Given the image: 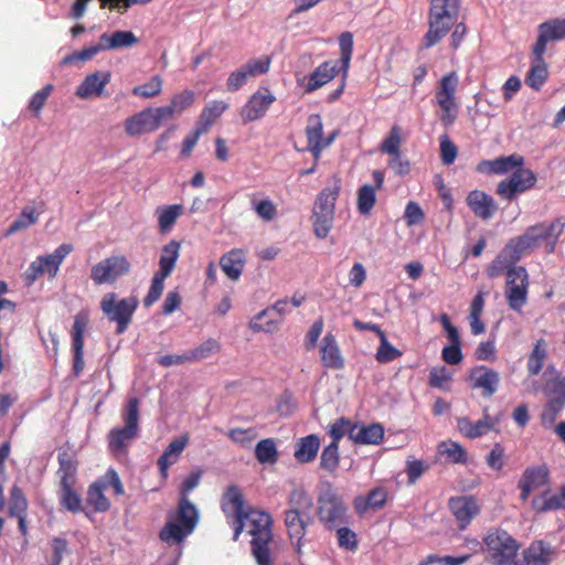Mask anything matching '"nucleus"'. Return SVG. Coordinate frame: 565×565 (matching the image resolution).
I'll use <instances>...</instances> for the list:
<instances>
[{"label":"nucleus","mask_w":565,"mask_h":565,"mask_svg":"<svg viewBox=\"0 0 565 565\" xmlns=\"http://www.w3.org/2000/svg\"><path fill=\"white\" fill-rule=\"evenodd\" d=\"M384 439V427L382 424L373 423L364 425L355 423L351 440L358 445H380Z\"/></svg>","instance_id":"a878e982"},{"label":"nucleus","mask_w":565,"mask_h":565,"mask_svg":"<svg viewBox=\"0 0 565 565\" xmlns=\"http://www.w3.org/2000/svg\"><path fill=\"white\" fill-rule=\"evenodd\" d=\"M548 480L550 471L545 465L526 468L520 479L521 482L527 484L533 490L547 484Z\"/></svg>","instance_id":"a19ab883"},{"label":"nucleus","mask_w":565,"mask_h":565,"mask_svg":"<svg viewBox=\"0 0 565 565\" xmlns=\"http://www.w3.org/2000/svg\"><path fill=\"white\" fill-rule=\"evenodd\" d=\"M99 38L105 51L131 47L139 42L131 31H115L111 34L103 33Z\"/></svg>","instance_id":"c9c22d12"},{"label":"nucleus","mask_w":565,"mask_h":565,"mask_svg":"<svg viewBox=\"0 0 565 565\" xmlns=\"http://www.w3.org/2000/svg\"><path fill=\"white\" fill-rule=\"evenodd\" d=\"M131 271V263L125 255H111L95 264L90 269L94 285H113Z\"/></svg>","instance_id":"9d476101"},{"label":"nucleus","mask_w":565,"mask_h":565,"mask_svg":"<svg viewBox=\"0 0 565 565\" xmlns=\"http://www.w3.org/2000/svg\"><path fill=\"white\" fill-rule=\"evenodd\" d=\"M106 484L102 481H96L88 488L86 500L95 512H106L110 508V502L104 494Z\"/></svg>","instance_id":"79ce46f5"},{"label":"nucleus","mask_w":565,"mask_h":565,"mask_svg":"<svg viewBox=\"0 0 565 565\" xmlns=\"http://www.w3.org/2000/svg\"><path fill=\"white\" fill-rule=\"evenodd\" d=\"M162 84V78L159 75H154L148 83L134 87L132 94L142 98H151L161 93Z\"/></svg>","instance_id":"bf43d9fd"},{"label":"nucleus","mask_w":565,"mask_h":565,"mask_svg":"<svg viewBox=\"0 0 565 565\" xmlns=\"http://www.w3.org/2000/svg\"><path fill=\"white\" fill-rule=\"evenodd\" d=\"M183 212L184 206L182 204L158 206L156 209V215L158 217V230L160 234L170 233Z\"/></svg>","instance_id":"473e14b6"},{"label":"nucleus","mask_w":565,"mask_h":565,"mask_svg":"<svg viewBox=\"0 0 565 565\" xmlns=\"http://www.w3.org/2000/svg\"><path fill=\"white\" fill-rule=\"evenodd\" d=\"M105 51L102 40L99 39L98 43L95 45H90L88 47H84L81 51H75L68 55H66L62 60L63 65H70L76 62H85L92 60L95 55H97L99 52Z\"/></svg>","instance_id":"4d7b16f0"},{"label":"nucleus","mask_w":565,"mask_h":565,"mask_svg":"<svg viewBox=\"0 0 565 565\" xmlns=\"http://www.w3.org/2000/svg\"><path fill=\"white\" fill-rule=\"evenodd\" d=\"M72 250L73 245L64 243L52 254L36 257V259L32 262L25 270V280L29 284H32L44 274H47L50 278H54L57 275L60 266L64 262L65 257L71 254Z\"/></svg>","instance_id":"9b49d317"},{"label":"nucleus","mask_w":565,"mask_h":565,"mask_svg":"<svg viewBox=\"0 0 565 565\" xmlns=\"http://www.w3.org/2000/svg\"><path fill=\"white\" fill-rule=\"evenodd\" d=\"M339 445H337V443H330L321 452L320 468L333 475L339 468Z\"/></svg>","instance_id":"09e8293b"},{"label":"nucleus","mask_w":565,"mask_h":565,"mask_svg":"<svg viewBox=\"0 0 565 565\" xmlns=\"http://www.w3.org/2000/svg\"><path fill=\"white\" fill-rule=\"evenodd\" d=\"M74 487L75 486L60 487L58 498L62 507L73 513H76L82 510V499L81 495L74 490Z\"/></svg>","instance_id":"864d4df0"},{"label":"nucleus","mask_w":565,"mask_h":565,"mask_svg":"<svg viewBox=\"0 0 565 565\" xmlns=\"http://www.w3.org/2000/svg\"><path fill=\"white\" fill-rule=\"evenodd\" d=\"M539 32H542L550 41H559L565 39V19H553L539 25Z\"/></svg>","instance_id":"6e6d98bb"},{"label":"nucleus","mask_w":565,"mask_h":565,"mask_svg":"<svg viewBox=\"0 0 565 565\" xmlns=\"http://www.w3.org/2000/svg\"><path fill=\"white\" fill-rule=\"evenodd\" d=\"M180 249L181 243L174 239L163 245L159 258V269L156 274L168 278L174 270L180 256Z\"/></svg>","instance_id":"7c9ffc66"},{"label":"nucleus","mask_w":565,"mask_h":565,"mask_svg":"<svg viewBox=\"0 0 565 565\" xmlns=\"http://www.w3.org/2000/svg\"><path fill=\"white\" fill-rule=\"evenodd\" d=\"M556 555L554 546L544 540H536L523 550L521 558L514 565H550Z\"/></svg>","instance_id":"f3484780"},{"label":"nucleus","mask_w":565,"mask_h":565,"mask_svg":"<svg viewBox=\"0 0 565 565\" xmlns=\"http://www.w3.org/2000/svg\"><path fill=\"white\" fill-rule=\"evenodd\" d=\"M211 124H212V108L205 107L195 129L189 136H186L182 142V147H181V151H180V156L182 158H188L191 156L193 148L198 143L199 137L202 134H205L209 131Z\"/></svg>","instance_id":"c85d7f7f"},{"label":"nucleus","mask_w":565,"mask_h":565,"mask_svg":"<svg viewBox=\"0 0 565 565\" xmlns=\"http://www.w3.org/2000/svg\"><path fill=\"white\" fill-rule=\"evenodd\" d=\"M457 85L458 77L455 72H451L441 77L436 90L437 103L445 113L441 119L446 124H451L455 119L450 111L457 108L455 99Z\"/></svg>","instance_id":"2eb2a0df"},{"label":"nucleus","mask_w":565,"mask_h":565,"mask_svg":"<svg viewBox=\"0 0 565 565\" xmlns=\"http://www.w3.org/2000/svg\"><path fill=\"white\" fill-rule=\"evenodd\" d=\"M194 102V93L192 90H183L179 94H175L170 104L166 106H161V110H163V115L167 120L172 119L175 115L181 114L183 110L189 108Z\"/></svg>","instance_id":"58836bf2"},{"label":"nucleus","mask_w":565,"mask_h":565,"mask_svg":"<svg viewBox=\"0 0 565 565\" xmlns=\"http://www.w3.org/2000/svg\"><path fill=\"white\" fill-rule=\"evenodd\" d=\"M313 508L312 499L300 489L290 492L288 499V509L285 511V526L291 544L296 552L300 554L302 539L306 535L308 525L312 522L310 512Z\"/></svg>","instance_id":"39448f33"},{"label":"nucleus","mask_w":565,"mask_h":565,"mask_svg":"<svg viewBox=\"0 0 565 565\" xmlns=\"http://www.w3.org/2000/svg\"><path fill=\"white\" fill-rule=\"evenodd\" d=\"M53 92V85L47 84L42 89L38 90L29 103V109L34 114V116L39 117L42 108L44 107L49 96Z\"/></svg>","instance_id":"0e129e2a"},{"label":"nucleus","mask_w":565,"mask_h":565,"mask_svg":"<svg viewBox=\"0 0 565 565\" xmlns=\"http://www.w3.org/2000/svg\"><path fill=\"white\" fill-rule=\"evenodd\" d=\"M221 509L233 530V541H237L246 530L252 536L250 552L257 565H274L270 554L274 520L270 513L246 505L243 492L235 484L227 487L222 495Z\"/></svg>","instance_id":"f257e3e1"},{"label":"nucleus","mask_w":565,"mask_h":565,"mask_svg":"<svg viewBox=\"0 0 565 565\" xmlns=\"http://www.w3.org/2000/svg\"><path fill=\"white\" fill-rule=\"evenodd\" d=\"M519 259L513 258V253L505 245L500 254L488 266L487 274L490 278L500 277L508 273L509 269L514 268Z\"/></svg>","instance_id":"e433bc0d"},{"label":"nucleus","mask_w":565,"mask_h":565,"mask_svg":"<svg viewBox=\"0 0 565 565\" xmlns=\"http://www.w3.org/2000/svg\"><path fill=\"white\" fill-rule=\"evenodd\" d=\"M375 204V188L362 185L358 191V209L361 214H369Z\"/></svg>","instance_id":"052dcab7"},{"label":"nucleus","mask_w":565,"mask_h":565,"mask_svg":"<svg viewBox=\"0 0 565 565\" xmlns=\"http://www.w3.org/2000/svg\"><path fill=\"white\" fill-rule=\"evenodd\" d=\"M166 279L167 277L160 276L156 273L153 274L150 288L143 298V306L146 308L151 307L161 297Z\"/></svg>","instance_id":"e2e57ef3"},{"label":"nucleus","mask_w":565,"mask_h":565,"mask_svg":"<svg viewBox=\"0 0 565 565\" xmlns=\"http://www.w3.org/2000/svg\"><path fill=\"white\" fill-rule=\"evenodd\" d=\"M529 291V280L526 282H519L518 286L505 289V296L509 307L512 310L519 311L526 303Z\"/></svg>","instance_id":"49530a36"},{"label":"nucleus","mask_w":565,"mask_h":565,"mask_svg":"<svg viewBox=\"0 0 565 565\" xmlns=\"http://www.w3.org/2000/svg\"><path fill=\"white\" fill-rule=\"evenodd\" d=\"M166 120L160 107L146 108L125 120V131L131 137L140 136L156 131Z\"/></svg>","instance_id":"ddd939ff"},{"label":"nucleus","mask_w":565,"mask_h":565,"mask_svg":"<svg viewBox=\"0 0 565 565\" xmlns=\"http://www.w3.org/2000/svg\"><path fill=\"white\" fill-rule=\"evenodd\" d=\"M340 190L341 181L339 178L334 177L332 182L318 194L312 211L334 215V205Z\"/></svg>","instance_id":"bb28decb"},{"label":"nucleus","mask_w":565,"mask_h":565,"mask_svg":"<svg viewBox=\"0 0 565 565\" xmlns=\"http://www.w3.org/2000/svg\"><path fill=\"white\" fill-rule=\"evenodd\" d=\"M88 324L87 312H78L74 318L72 327V352H73V373L78 376L85 366L84 362V333Z\"/></svg>","instance_id":"dca6fc26"},{"label":"nucleus","mask_w":565,"mask_h":565,"mask_svg":"<svg viewBox=\"0 0 565 565\" xmlns=\"http://www.w3.org/2000/svg\"><path fill=\"white\" fill-rule=\"evenodd\" d=\"M57 460L58 469L56 475L58 477V488L75 486L77 480V461L67 451L60 452Z\"/></svg>","instance_id":"2f4dec72"},{"label":"nucleus","mask_w":565,"mask_h":565,"mask_svg":"<svg viewBox=\"0 0 565 565\" xmlns=\"http://www.w3.org/2000/svg\"><path fill=\"white\" fill-rule=\"evenodd\" d=\"M29 502L24 491L18 484H13L10 489L8 500V515L9 518L20 516L28 514Z\"/></svg>","instance_id":"ea45409f"},{"label":"nucleus","mask_w":565,"mask_h":565,"mask_svg":"<svg viewBox=\"0 0 565 565\" xmlns=\"http://www.w3.org/2000/svg\"><path fill=\"white\" fill-rule=\"evenodd\" d=\"M564 228L565 221L562 217L551 223L541 222L529 226L522 235L511 238L507 246L513 253V258L519 260L524 254L536 249L542 241L545 242L546 253L552 254Z\"/></svg>","instance_id":"20e7f679"},{"label":"nucleus","mask_w":565,"mask_h":565,"mask_svg":"<svg viewBox=\"0 0 565 565\" xmlns=\"http://www.w3.org/2000/svg\"><path fill=\"white\" fill-rule=\"evenodd\" d=\"M543 392L547 397L543 416L548 415L551 420H554L565 406V377L557 375L547 380L543 386Z\"/></svg>","instance_id":"a211bd4d"},{"label":"nucleus","mask_w":565,"mask_h":565,"mask_svg":"<svg viewBox=\"0 0 565 565\" xmlns=\"http://www.w3.org/2000/svg\"><path fill=\"white\" fill-rule=\"evenodd\" d=\"M472 388H481L483 397H491L498 390L500 375L493 369L486 365H478L470 371Z\"/></svg>","instance_id":"5701e85b"},{"label":"nucleus","mask_w":565,"mask_h":565,"mask_svg":"<svg viewBox=\"0 0 565 565\" xmlns=\"http://www.w3.org/2000/svg\"><path fill=\"white\" fill-rule=\"evenodd\" d=\"M532 508L537 513H545L561 509L565 510V483L559 488V492L557 494L547 498L546 493H544L540 498H534L532 500Z\"/></svg>","instance_id":"4c0bfd02"},{"label":"nucleus","mask_w":565,"mask_h":565,"mask_svg":"<svg viewBox=\"0 0 565 565\" xmlns=\"http://www.w3.org/2000/svg\"><path fill=\"white\" fill-rule=\"evenodd\" d=\"M366 499H367L369 503L371 504V510H374V511L381 510L387 503L388 491L384 487H375L367 492Z\"/></svg>","instance_id":"69168bd1"},{"label":"nucleus","mask_w":565,"mask_h":565,"mask_svg":"<svg viewBox=\"0 0 565 565\" xmlns=\"http://www.w3.org/2000/svg\"><path fill=\"white\" fill-rule=\"evenodd\" d=\"M306 135L308 139V149L312 152L315 159L318 160L321 151L323 150V125L319 114H312L308 117Z\"/></svg>","instance_id":"cd10ccee"},{"label":"nucleus","mask_w":565,"mask_h":565,"mask_svg":"<svg viewBox=\"0 0 565 565\" xmlns=\"http://www.w3.org/2000/svg\"><path fill=\"white\" fill-rule=\"evenodd\" d=\"M524 164V157L519 153L510 156H501L493 160H482L477 167V171L487 174H505L516 169L522 168Z\"/></svg>","instance_id":"4be33fe9"},{"label":"nucleus","mask_w":565,"mask_h":565,"mask_svg":"<svg viewBox=\"0 0 565 565\" xmlns=\"http://www.w3.org/2000/svg\"><path fill=\"white\" fill-rule=\"evenodd\" d=\"M546 356V342L544 339H539L527 359V372L531 376H535L542 371Z\"/></svg>","instance_id":"37998d69"},{"label":"nucleus","mask_w":565,"mask_h":565,"mask_svg":"<svg viewBox=\"0 0 565 565\" xmlns=\"http://www.w3.org/2000/svg\"><path fill=\"white\" fill-rule=\"evenodd\" d=\"M275 100L276 97L268 88L255 92L241 109L242 120L250 122L260 119Z\"/></svg>","instance_id":"aec40b11"},{"label":"nucleus","mask_w":565,"mask_h":565,"mask_svg":"<svg viewBox=\"0 0 565 565\" xmlns=\"http://www.w3.org/2000/svg\"><path fill=\"white\" fill-rule=\"evenodd\" d=\"M338 544L347 551H355L358 548L356 534L347 526H340L337 530Z\"/></svg>","instance_id":"338daca9"},{"label":"nucleus","mask_w":565,"mask_h":565,"mask_svg":"<svg viewBox=\"0 0 565 565\" xmlns=\"http://www.w3.org/2000/svg\"><path fill=\"white\" fill-rule=\"evenodd\" d=\"M255 457L260 463H275L278 460V450L274 439L260 440L255 447Z\"/></svg>","instance_id":"8fccbe9b"},{"label":"nucleus","mask_w":565,"mask_h":565,"mask_svg":"<svg viewBox=\"0 0 565 565\" xmlns=\"http://www.w3.org/2000/svg\"><path fill=\"white\" fill-rule=\"evenodd\" d=\"M354 425L351 419L347 417H340L338 418L329 429V435L332 439L331 443H337L339 445V441L347 435L349 439L351 440V436H353L354 433Z\"/></svg>","instance_id":"5fc2aeb1"},{"label":"nucleus","mask_w":565,"mask_h":565,"mask_svg":"<svg viewBox=\"0 0 565 565\" xmlns=\"http://www.w3.org/2000/svg\"><path fill=\"white\" fill-rule=\"evenodd\" d=\"M339 46H340V60L338 61L341 64L342 73L344 77L348 76V71L350 67V61L353 52V35L351 32H343L339 38Z\"/></svg>","instance_id":"3c124183"},{"label":"nucleus","mask_w":565,"mask_h":565,"mask_svg":"<svg viewBox=\"0 0 565 565\" xmlns=\"http://www.w3.org/2000/svg\"><path fill=\"white\" fill-rule=\"evenodd\" d=\"M201 475L199 470L192 471L182 482L174 519L167 521L159 532V539L162 542L180 544L194 531L199 522V512L188 495L199 486Z\"/></svg>","instance_id":"f03ea898"},{"label":"nucleus","mask_w":565,"mask_h":565,"mask_svg":"<svg viewBox=\"0 0 565 565\" xmlns=\"http://www.w3.org/2000/svg\"><path fill=\"white\" fill-rule=\"evenodd\" d=\"M270 58H253L232 72L227 78V89L236 92L245 85L248 78L263 75L268 72Z\"/></svg>","instance_id":"4468645a"},{"label":"nucleus","mask_w":565,"mask_h":565,"mask_svg":"<svg viewBox=\"0 0 565 565\" xmlns=\"http://www.w3.org/2000/svg\"><path fill=\"white\" fill-rule=\"evenodd\" d=\"M220 266L224 274L232 280H237L245 266V256L242 249H232L220 259Z\"/></svg>","instance_id":"f704fd0d"},{"label":"nucleus","mask_w":565,"mask_h":565,"mask_svg":"<svg viewBox=\"0 0 565 565\" xmlns=\"http://www.w3.org/2000/svg\"><path fill=\"white\" fill-rule=\"evenodd\" d=\"M124 425L111 428L107 436V449L117 460L128 458L129 448L140 435V401L129 397L120 413Z\"/></svg>","instance_id":"7ed1b4c3"},{"label":"nucleus","mask_w":565,"mask_h":565,"mask_svg":"<svg viewBox=\"0 0 565 565\" xmlns=\"http://www.w3.org/2000/svg\"><path fill=\"white\" fill-rule=\"evenodd\" d=\"M320 448V438L310 434L297 440L294 457L299 463L312 462L318 455Z\"/></svg>","instance_id":"c756f323"},{"label":"nucleus","mask_w":565,"mask_h":565,"mask_svg":"<svg viewBox=\"0 0 565 565\" xmlns=\"http://www.w3.org/2000/svg\"><path fill=\"white\" fill-rule=\"evenodd\" d=\"M341 66L339 67L338 61H326L320 64L308 77V82L305 86L306 93H312L323 85L331 82L339 73Z\"/></svg>","instance_id":"b1692460"},{"label":"nucleus","mask_w":565,"mask_h":565,"mask_svg":"<svg viewBox=\"0 0 565 565\" xmlns=\"http://www.w3.org/2000/svg\"><path fill=\"white\" fill-rule=\"evenodd\" d=\"M459 0H431L428 31L422 40V47L436 45L451 30L459 15Z\"/></svg>","instance_id":"423d86ee"},{"label":"nucleus","mask_w":565,"mask_h":565,"mask_svg":"<svg viewBox=\"0 0 565 565\" xmlns=\"http://www.w3.org/2000/svg\"><path fill=\"white\" fill-rule=\"evenodd\" d=\"M449 509L459 523V529H466L471 520L480 512L479 504L472 495L454 497L449 500Z\"/></svg>","instance_id":"412c9836"},{"label":"nucleus","mask_w":565,"mask_h":565,"mask_svg":"<svg viewBox=\"0 0 565 565\" xmlns=\"http://www.w3.org/2000/svg\"><path fill=\"white\" fill-rule=\"evenodd\" d=\"M110 81L111 73L109 71H96L83 79L77 86L75 95L82 99L108 96L106 86Z\"/></svg>","instance_id":"6ab92c4d"},{"label":"nucleus","mask_w":565,"mask_h":565,"mask_svg":"<svg viewBox=\"0 0 565 565\" xmlns=\"http://www.w3.org/2000/svg\"><path fill=\"white\" fill-rule=\"evenodd\" d=\"M488 559L492 564L514 563L520 550L519 542L503 529H492L483 537Z\"/></svg>","instance_id":"6e6552de"},{"label":"nucleus","mask_w":565,"mask_h":565,"mask_svg":"<svg viewBox=\"0 0 565 565\" xmlns=\"http://www.w3.org/2000/svg\"><path fill=\"white\" fill-rule=\"evenodd\" d=\"M334 215L330 213H319L312 211V224L315 235L319 238H326L332 227Z\"/></svg>","instance_id":"13d9d810"},{"label":"nucleus","mask_w":565,"mask_h":565,"mask_svg":"<svg viewBox=\"0 0 565 565\" xmlns=\"http://www.w3.org/2000/svg\"><path fill=\"white\" fill-rule=\"evenodd\" d=\"M537 179L535 173L531 169L520 168L513 171V173L501 180L497 185V194L508 202H512L518 196L532 188H534Z\"/></svg>","instance_id":"f8f14e48"},{"label":"nucleus","mask_w":565,"mask_h":565,"mask_svg":"<svg viewBox=\"0 0 565 565\" xmlns=\"http://www.w3.org/2000/svg\"><path fill=\"white\" fill-rule=\"evenodd\" d=\"M317 514L320 522L329 530L349 522L348 508L343 499L331 488L319 494Z\"/></svg>","instance_id":"1a4fd4ad"},{"label":"nucleus","mask_w":565,"mask_h":565,"mask_svg":"<svg viewBox=\"0 0 565 565\" xmlns=\"http://www.w3.org/2000/svg\"><path fill=\"white\" fill-rule=\"evenodd\" d=\"M39 220V213L33 207H24L19 216L10 224L6 231V236L13 235L20 231L35 224Z\"/></svg>","instance_id":"a18cd8bd"},{"label":"nucleus","mask_w":565,"mask_h":565,"mask_svg":"<svg viewBox=\"0 0 565 565\" xmlns=\"http://www.w3.org/2000/svg\"><path fill=\"white\" fill-rule=\"evenodd\" d=\"M467 204L473 214L482 220H489L497 211V204L491 195L483 191L473 190L467 195Z\"/></svg>","instance_id":"393cba45"},{"label":"nucleus","mask_w":565,"mask_h":565,"mask_svg":"<svg viewBox=\"0 0 565 565\" xmlns=\"http://www.w3.org/2000/svg\"><path fill=\"white\" fill-rule=\"evenodd\" d=\"M138 305L136 296L118 299L115 292H108L100 300V310L108 321L116 323V333L122 334L131 323Z\"/></svg>","instance_id":"0eeeda50"},{"label":"nucleus","mask_w":565,"mask_h":565,"mask_svg":"<svg viewBox=\"0 0 565 565\" xmlns=\"http://www.w3.org/2000/svg\"><path fill=\"white\" fill-rule=\"evenodd\" d=\"M321 348V361L326 367L341 370L344 366V360L341 356L334 335L328 333L323 338Z\"/></svg>","instance_id":"72a5a7b5"},{"label":"nucleus","mask_w":565,"mask_h":565,"mask_svg":"<svg viewBox=\"0 0 565 565\" xmlns=\"http://www.w3.org/2000/svg\"><path fill=\"white\" fill-rule=\"evenodd\" d=\"M458 154L456 145L449 139L447 135H444L440 139V158L444 164L449 166L454 163Z\"/></svg>","instance_id":"774afa93"},{"label":"nucleus","mask_w":565,"mask_h":565,"mask_svg":"<svg viewBox=\"0 0 565 565\" xmlns=\"http://www.w3.org/2000/svg\"><path fill=\"white\" fill-rule=\"evenodd\" d=\"M440 454L446 455L447 459L452 463H466L468 460L466 449L456 441H443L438 446Z\"/></svg>","instance_id":"603ef678"},{"label":"nucleus","mask_w":565,"mask_h":565,"mask_svg":"<svg viewBox=\"0 0 565 565\" xmlns=\"http://www.w3.org/2000/svg\"><path fill=\"white\" fill-rule=\"evenodd\" d=\"M548 77L547 65L545 62L533 61L526 76L525 84L534 90H540Z\"/></svg>","instance_id":"c03bdc74"},{"label":"nucleus","mask_w":565,"mask_h":565,"mask_svg":"<svg viewBox=\"0 0 565 565\" xmlns=\"http://www.w3.org/2000/svg\"><path fill=\"white\" fill-rule=\"evenodd\" d=\"M273 315L269 308L264 309L250 320V329L255 332H273L279 323V320L274 318Z\"/></svg>","instance_id":"de8ad7c7"},{"label":"nucleus","mask_w":565,"mask_h":565,"mask_svg":"<svg viewBox=\"0 0 565 565\" xmlns=\"http://www.w3.org/2000/svg\"><path fill=\"white\" fill-rule=\"evenodd\" d=\"M399 356H402V352L388 342L386 334L382 335L380 339V347L375 355L377 362L385 364L398 359Z\"/></svg>","instance_id":"680f3d73"}]
</instances>
